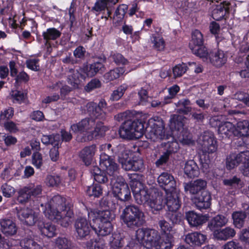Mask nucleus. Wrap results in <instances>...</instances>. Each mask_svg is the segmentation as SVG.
Here are the masks:
<instances>
[{"label":"nucleus","instance_id":"ea45409f","mask_svg":"<svg viewBox=\"0 0 249 249\" xmlns=\"http://www.w3.org/2000/svg\"><path fill=\"white\" fill-rule=\"evenodd\" d=\"M203 44V37L201 33L198 30L194 31L192 34V39L189 44L191 50L195 52L198 49V46Z\"/></svg>","mask_w":249,"mask_h":249},{"label":"nucleus","instance_id":"7ed1b4c3","mask_svg":"<svg viewBox=\"0 0 249 249\" xmlns=\"http://www.w3.org/2000/svg\"><path fill=\"white\" fill-rule=\"evenodd\" d=\"M144 213L135 205H129L123 210L120 218L127 227L135 229L145 222Z\"/></svg>","mask_w":249,"mask_h":249},{"label":"nucleus","instance_id":"13d9d810","mask_svg":"<svg viewBox=\"0 0 249 249\" xmlns=\"http://www.w3.org/2000/svg\"><path fill=\"white\" fill-rule=\"evenodd\" d=\"M198 49H196L195 52L194 50H191L192 53L195 55L203 59L204 61L208 60L209 53L208 52L207 48L203 45L198 46Z\"/></svg>","mask_w":249,"mask_h":249},{"label":"nucleus","instance_id":"e2e57ef3","mask_svg":"<svg viewBox=\"0 0 249 249\" xmlns=\"http://www.w3.org/2000/svg\"><path fill=\"white\" fill-rule=\"evenodd\" d=\"M239 167V171L245 177L249 178V154H247Z\"/></svg>","mask_w":249,"mask_h":249},{"label":"nucleus","instance_id":"a18cd8bd","mask_svg":"<svg viewBox=\"0 0 249 249\" xmlns=\"http://www.w3.org/2000/svg\"><path fill=\"white\" fill-rule=\"evenodd\" d=\"M247 216L248 215L246 210L244 212L236 211L233 212L232 214V218L234 226L238 228L243 227Z\"/></svg>","mask_w":249,"mask_h":249},{"label":"nucleus","instance_id":"8fccbe9b","mask_svg":"<svg viewBox=\"0 0 249 249\" xmlns=\"http://www.w3.org/2000/svg\"><path fill=\"white\" fill-rule=\"evenodd\" d=\"M108 129L107 127L105 126L103 123L98 122L96 123L94 130L90 132L93 139H98L104 137Z\"/></svg>","mask_w":249,"mask_h":249},{"label":"nucleus","instance_id":"c85d7f7f","mask_svg":"<svg viewBox=\"0 0 249 249\" xmlns=\"http://www.w3.org/2000/svg\"><path fill=\"white\" fill-rule=\"evenodd\" d=\"M128 69L126 70L124 68L120 67L110 70L109 71L106 73L104 77L107 82L113 81L119 78L121 75L124 73H127L134 70V68H131L129 67Z\"/></svg>","mask_w":249,"mask_h":249},{"label":"nucleus","instance_id":"052dcab7","mask_svg":"<svg viewBox=\"0 0 249 249\" xmlns=\"http://www.w3.org/2000/svg\"><path fill=\"white\" fill-rule=\"evenodd\" d=\"M165 147L166 148L165 151L171 156L173 154L177 153L179 148V144L176 141L168 142L165 143Z\"/></svg>","mask_w":249,"mask_h":249},{"label":"nucleus","instance_id":"1a4fd4ad","mask_svg":"<svg viewBox=\"0 0 249 249\" xmlns=\"http://www.w3.org/2000/svg\"><path fill=\"white\" fill-rule=\"evenodd\" d=\"M92 226L88 220L84 217L76 219L74 224L77 238L80 240L85 239L89 234Z\"/></svg>","mask_w":249,"mask_h":249},{"label":"nucleus","instance_id":"bb28decb","mask_svg":"<svg viewBox=\"0 0 249 249\" xmlns=\"http://www.w3.org/2000/svg\"><path fill=\"white\" fill-rule=\"evenodd\" d=\"M235 234L236 231L233 228L230 227H227L224 229H220L219 230L214 231L213 236L217 240L226 241L233 238Z\"/></svg>","mask_w":249,"mask_h":249},{"label":"nucleus","instance_id":"aec40b11","mask_svg":"<svg viewBox=\"0 0 249 249\" xmlns=\"http://www.w3.org/2000/svg\"><path fill=\"white\" fill-rule=\"evenodd\" d=\"M114 157H117L118 162L121 164L122 168L124 169V166L129 162V153L123 144H119L111 149Z\"/></svg>","mask_w":249,"mask_h":249},{"label":"nucleus","instance_id":"393cba45","mask_svg":"<svg viewBox=\"0 0 249 249\" xmlns=\"http://www.w3.org/2000/svg\"><path fill=\"white\" fill-rule=\"evenodd\" d=\"M95 124V120L91 117L86 118L80 122L71 125V128L74 132H86L93 127Z\"/></svg>","mask_w":249,"mask_h":249},{"label":"nucleus","instance_id":"6ab92c4d","mask_svg":"<svg viewBox=\"0 0 249 249\" xmlns=\"http://www.w3.org/2000/svg\"><path fill=\"white\" fill-rule=\"evenodd\" d=\"M0 231L6 237L15 235L18 231V227L12 220L4 218L0 220Z\"/></svg>","mask_w":249,"mask_h":249},{"label":"nucleus","instance_id":"9d476101","mask_svg":"<svg viewBox=\"0 0 249 249\" xmlns=\"http://www.w3.org/2000/svg\"><path fill=\"white\" fill-rule=\"evenodd\" d=\"M105 61L104 59H100L98 61H94L89 65L84 66L83 68H80L81 72L84 73V74L81 73V78L85 79L86 77H93L98 72L103 71L105 69L103 64Z\"/></svg>","mask_w":249,"mask_h":249},{"label":"nucleus","instance_id":"b1692460","mask_svg":"<svg viewBox=\"0 0 249 249\" xmlns=\"http://www.w3.org/2000/svg\"><path fill=\"white\" fill-rule=\"evenodd\" d=\"M230 5L229 2L224 1L215 5L212 12L213 18L216 20H219L225 18L229 13Z\"/></svg>","mask_w":249,"mask_h":249},{"label":"nucleus","instance_id":"2f4dec72","mask_svg":"<svg viewBox=\"0 0 249 249\" xmlns=\"http://www.w3.org/2000/svg\"><path fill=\"white\" fill-rule=\"evenodd\" d=\"M178 141L183 145H194L195 141L193 139V136L187 129H182L180 132H175V135Z\"/></svg>","mask_w":249,"mask_h":249},{"label":"nucleus","instance_id":"0e129e2a","mask_svg":"<svg viewBox=\"0 0 249 249\" xmlns=\"http://www.w3.org/2000/svg\"><path fill=\"white\" fill-rule=\"evenodd\" d=\"M111 57L117 65H128L129 62L120 53H115L111 55Z\"/></svg>","mask_w":249,"mask_h":249},{"label":"nucleus","instance_id":"79ce46f5","mask_svg":"<svg viewBox=\"0 0 249 249\" xmlns=\"http://www.w3.org/2000/svg\"><path fill=\"white\" fill-rule=\"evenodd\" d=\"M61 35V33L55 28H50L43 32L42 36L44 39L46 41V44L50 46V40H54L59 38Z\"/></svg>","mask_w":249,"mask_h":249},{"label":"nucleus","instance_id":"3c124183","mask_svg":"<svg viewBox=\"0 0 249 249\" xmlns=\"http://www.w3.org/2000/svg\"><path fill=\"white\" fill-rule=\"evenodd\" d=\"M161 234L164 235V239L163 241L160 242V249H171L174 242L173 232H168Z\"/></svg>","mask_w":249,"mask_h":249},{"label":"nucleus","instance_id":"72a5a7b5","mask_svg":"<svg viewBox=\"0 0 249 249\" xmlns=\"http://www.w3.org/2000/svg\"><path fill=\"white\" fill-rule=\"evenodd\" d=\"M142 176L139 174L132 175L130 185L133 195L144 189L143 184L142 182Z\"/></svg>","mask_w":249,"mask_h":249},{"label":"nucleus","instance_id":"58836bf2","mask_svg":"<svg viewBox=\"0 0 249 249\" xmlns=\"http://www.w3.org/2000/svg\"><path fill=\"white\" fill-rule=\"evenodd\" d=\"M61 218L59 219L51 220L53 221L58 222L62 227L67 228L71 223V218L73 216V213L71 208L63 212L59 213Z\"/></svg>","mask_w":249,"mask_h":249},{"label":"nucleus","instance_id":"6e6552de","mask_svg":"<svg viewBox=\"0 0 249 249\" xmlns=\"http://www.w3.org/2000/svg\"><path fill=\"white\" fill-rule=\"evenodd\" d=\"M158 182L166 194L177 190L176 181L174 177L167 172L161 173L158 178Z\"/></svg>","mask_w":249,"mask_h":249},{"label":"nucleus","instance_id":"c03bdc74","mask_svg":"<svg viewBox=\"0 0 249 249\" xmlns=\"http://www.w3.org/2000/svg\"><path fill=\"white\" fill-rule=\"evenodd\" d=\"M107 5L108 1L107 0H96L94 6L91 8V11L96 15H98L107 9L108 16H109L111 12L108 10Z\"/></svg>","mask_w":249,"mask_h":249},{"label":"nucleus","instance_id":"4c0bfd02","mask_svg":"<svg viewBox=\"0 0 249 249\" xmlns=\"http://www.w3.org/2000/svg\"><path fill=\"white\" fill-rule=\"evenodd\" d=\"M81 73L84 74L83 72H81L80 69L79 70H73L71 69L69 70L68 73V83L74 88H77L80 83L79 77L81 76Z\"/></svg>","mask_w":249,"mask_h":249},{"label":"nucleus","instance_id":"09e8293b","mask_svg":"<svg viewBox=\"0 0 249 249\" xmlns=\"http://www.w3.org/2000/svg\"><path fill=\"white\" fill-rule=\"evenodd\" d=\"M142 112L136 111L135 110H126L125 111L118 114L114 118L118 122L123 121L124 119H130L131 117L139 118Z\"/></svg>","mask_w":249,"mask_h":249},{"label":"nucleus","instance_id":"0eeeda50","mask_svg":"<svg viewBox=\"0 0 249 249\" xmlns=\"http://www.w3.org/2000/svg\"><path fill=\"white\" fill-rule=\"evenodd\" d=\"M207 185V182L206 180L201 178L183 183L185 192L186 193H189L193 196L197 195L203 191H206Z\"/></svg>","mask_w":249,"mask_h":249},{"label":"nucleus","instance_id":"a211bd4d","mask_svg":"<svg viewBox=\"0 0 249 249\" xmlns=\"http://www.w3.org/2000/svg\"><path fill=\"white\" fill-rule=\"evenodd\" d=\"M208 60L213 66L220 68L226 64L227 57L223 51L214 50L209 53Z\"/></svg>","mask_w":249,"mask_h":249},{"label":"nucleus","instance_id":"5701e85b","mask_svg":"<svg viewBox=\"0 0 249 249\" xmlns=\"http://www.w3.org/2000/svg\"><path fill=\"white\" fill-rule=\"evenodd\" d=\"M185 119V117L181 114L171 115L170 121V128L173 136L175 135V132H180L182 131V129H186L183 127Z\"/></svg>","mask_w":249,"mask_h":249},{"label":"nucleus","instance_id":"ddd939ff","mask_svg":"<svg viewBox=\"0 0 249 249\" xmlns=\"http://www.w3.org/2000/svg\"><path fill=\"white\" fill-rule=\"evenodd\" d=\"M147 132V137H149L153 141L167 138V136L165 135L164 124L162 120H159L157 122L154 123L151 130L149 131H145V132Z\"/></svg>","mask_w":249,"mask_h":249},{"label":"nucleus","instance_id":"a19ab883","mask_svg":"<svg viewBox=\"0 0 249 249\" xmlns=\"http://www.w3.org/2000/svg\"><path fill=\"white\" fill-rule=\"evenodd\" d=\"M150 42L152 44V47L154 49L161 51L165 47V42L162 36L158 34L155 33L151 35L150 37Z\"/></svg>","mask_w":249,"mask_h":249},{"label":"nucleus","instance_id":"9b49d317","mask_svg":"<svg viewBox=\"0 0 249 249\" xmlns=\"http://www.w3.org/2000/svg\"><path fill=\"white\" fill-rule=\"evenodd\" d=\"M200 142L204 153H213L216 151L217 146L213 135L209 131H205L200 138Z\"/></svg>","mask_w":249,"mask_h":249},{"label":"nucleus","instance_id":"a878e982","mask_svg":"<svg viewBox=\"0 0 249 249\" xmlns=\"http://www.w3.org/2000/svg\"><path fill=\"white\" fill-rule=\"evenodd\" d=\"M91 228L98 235L105 236L111 232L113 227L110 222L102 223L94 221Z\"/></svg>","mask_w":249,"mask_h":249},{"label":"nucleus","instance_id":"20e7f679","mask_svg":"<svg viewBox=\"0 0 249 249\" xmlns=\"http://www.w3.org/2000/svg\"><path fill=\"white\" fill-rule=\"evenodd\" d=\"M136 238L141 244L147 248L155 246L160 249V233L156 230L140 228L136 231Z\"/></svg>","mask_w":249,"mask_h":249},{"label":"nucleus","instance_id":"774afa93","mask_svg":"<svg viewBox=\"0 0 249 249\" xmlns=\"http://www.w3.org/2000/svg\"><path fill=\"white\" fill-rule=\"evenodd\" d=\"M101 86L100 81L96 78H94L86 85L84 89L86 91L89 92L96 89L99 88Z\"/></svg>","mask_w":249,"mask_h":249},{"label":"nucleus","instance_id":"de8ad7c7","mask_svg":"<svg viewBox=\"0 0 249 249\" xmlns=\"http://www.w3.org/2000/svg\"><path fill=\"white\" fill-rule=\"evenodd\" d=\"M41 142L46 145L50 144L53 146L59 145L61 142L60 134H53L49 135H43L41 138Z\"/></svg>","mask_w":249,"mask_h":249},{"label":"nucleus","instance_id":"c9c22d12","mask_svg":"<svg viewBox=\"0 0 249 249\" xmlns=\"http://www.w3.org/2000/svg\"><path fill=\"white\" fill-rule=\"evenodd\" d=\"M97 216L94 221L102 223L110 222L115 218V215L113 212L107 210L96 212Z\"/></svg>","mask_w":249,"mask_h":249},{"label":"nucleus","instance_id":"bf43d9fd","mask_svg":"<svg viewBox=\"0 0 249 249\" xmlns=\"http://www.w3.org/2000/svg\"><path fill=\"white\" fill-rule=\"evenodd\" d=\"M27 186L32 197H38L41 195L42 188L41 185L31 183Z\"/></svg>","mask_w":249,"mask_h":249},{"label":"nucleus","instance_id":"473e14b6","mask_svg":"<svg viewBox=\"0 0 249 249\" xmlns=\"http://www.w3.org/2000/svg\"><path fill=\"white\" fill-rule=\"evenodd\" d=\"M151 192L152 189L148 190L144 188L134 195L137 203L140 205L147 204L148 205L151 199Z\"/></svg>","mask_w":249,"mask_h":249},{"label":"nucleus","instance_id":"4d7b16f0","mask_svg":"<svg viewBox=\"0 0 249 249\" xmlns=\"http://www.w3.org/2000/svg\"><path fill=\"white\" fill-rule=\"evenodd\" d=\"M161 234L167 233L168 232H173V225L167 221L163 219L160 220L158 222Z\"/></svg>","mask_w":249,"mask_h":249},{"label":"nucleus","instance_id":"e433bc0d","mask_svg":"<svg viewBox=\"0 0 249 249\" xmlns=\"http://www.w3.org/2000/svg\"><path fill=\"white\" fill-rule=\"evenodd\" d=\"M233 134L234 136L240 137L249 136V122L247 120H243L238 122Z\"/></svg>","mask_w":249,"mask_h":249},{"label":"nucleus","instance_id":"412c9836","mask_svg":"<svg viewBox=\"0 0 249 249\" xmlns=\"http://www.w3.org/2000/svg\"><path fill=\"white\" fill-rule=\"evenodd\" d=\"M207 236L199 232L187 234L185 237V242L193 247H200L207 240Z\"/></svg>","mask_w":249,"mask_h":249},{"label":"nucleus","instance_id":"338daca9","mask_svg":"<svg viewBox=\"0 0 249 249\" xmlns=\"http://www.w3.org/2000/svg\"><path fill=\"white\" fill-rule=\"evenodd\" d=\"M187 67L185 64H178L173 68V72L175 78L181 76L187 71Z\"/></svg>","mask_w":249,"mask_h":249},{"label":"nucleus","instance_id":"6e6d98bb","mask_svg":"<svg viewBox=\"0 0 249 249\" xmlns=\"http://www.w3.org/2000/svg\"><path fill=\"white\" fill-rule=\"evenodd\" d=\"M86 192L89 196L98 197L102 195L103 189L100 185L96 184L88 187Z\"/></svg>","mask_w":249,"mask_h":249},{"label":"nucleus","instance_id":"4be33fe9","mask_svg":"<svg viewBox=\"0 0 249 249\" xmlns=\"http://www.w3.org/2000/svg\"><path fill=\"white\" fill-rule=\"evenodd\" d=\"M96 150V145L92 144L83 148L79 152L80 160L86 166L91 164Z\"/></svg>","mask_w":249,"mask_h":249},{"label":"nucleus","instance_id":"f704fd0d","mask_svg":"<svg viewBox=\"0 0 249 249\" xmlns=\"http://www.w3.org/2000/svg\"><path fill=\"white\" fill-rule=\"evenodd\" d=\"M90 173L94 177L96 181L99 183L106 184L108 182L109 179L107 173L102 171L98 166H93L90 169Z\"/></svg>","mask_w":249,"mask_h":249},{"label":"nucleus","instance_id":"cd10ccee","mask_svg":"<svg viewBox=\"0 0 249 249\" xmlns=\"http://www.w3.org/2000/svg\"><path fill=\"white\" fill-rule=\"evenodd\" d=\"M184 173L189 178L198 177L199 174V167L194 160H189L185 162Z\"/></svg>","mask_w":249,"mask_h":249},{"label":"nucleus","instance_id":"f257e3e1","mask_svg":"<svg viewBox=\"0 0 249 249\" xmlns=\"http://www.w3.org/2000/svg\"><path fill=\"white\" fill-rule=\"evenodd\" d=\"M145 122L142 120L133 121L128 119L120 126L119 134L121 138L126 140L138 139L142 137L147 129L144 128Z\"/></svg>","mask_w":249,"mask_h":249},{"label":"nucleus","instance_id":"f3484780","mask_svg":"<svg viewBox=\"0 0 249 249\" xmlns=\"http://www.w3.org/2000/svg\"><path fill=\"white\" fill-rule=\"evenodd\" d=\"M249 154V151L240 152L238 154L231 153L226 158V165L228 170H231L242 164L243 160H245L247 154Z\"/></svg>","mask_w":249,"mask_h":249},{"label":"nucleus","instance_id":"5fc2aeb1","mask_svg":"<svg viewBox=\"0 0 249 249\" xmlns=\"http://www.w3.org/2000/svg\"><path fill=\"white\" fill-rule=\"evenodd\" d=\"M104 166L106 168L107 172L109 176H112L111 178L117 177L115 176L114 174L118 172L119 167L113 160H111L109 162H105V165Z\"/></svg>","mask_w":249,"mask_h":249},{"label":"nucleus","instance_id":"864d4df0","mask_svg":"<svg viewBox=\"0 0 249 249\" xmlns=\"http://www.w3.org/2000/svg\"><path fill=\"white\" fill-rule=\"evenodd\" d=\"M234 128V125L232 123L226 122L219 124L218 132L219 134L225 135L227 137L230 135V133H233Z\"/></svg>","mask_w":249,"mask_h":249},{"label":"nucleus","instance_id":"f8f14e48","mask_svg":"<svg viewBox=\"0 0 249 249\" xmlns=\"http://www.w3.org/2000/svg\"><path fill=\"white\" fill-rule=\"evenodd\" d=\"M191 200L197 209L200 210H206L211 206V195L208 191H203L197 195L193 196Z\"/></svg>","mask_w":249,"mask_h":249},{"label":"nucleus","instance_id":"423d86ee","mask_svg":"<svg viewBox=\"0 0 249 249\" xmlns=\"http://www.w3.org/2000/svg\"><path fill=\"white\" fill-rule=\"evenodd\" d=\"M15 213L19 220L23 224L29 226L37 224L40 218L37 213L29 207H16Z\"/></svg>","mask_w":249,"mask_h":249},{"label":"nucleus","instance_id":"2eb2a0df","mask_svg":"<svg viewBox=\"0 0 249 249\" xmlns=\"http://www.w3.org/2000/svg\"><path fill=\"white\" fill-rule=\"evenodd\" d=\"M206 215L198 214L194 211H188L185 213V218L191 227L200 228L202 225L208 221Z\"/></svg>","mask_w":249,"mask_h":249},{"label":"nucleus","instance_id":"680f3d73","mask_svg":"<svg viewBox=\"0 0 249 249\" xmlns=\"http://www.w3.org/2000/svg\"><path fill=\"white\" fill-rule=\"evenodd\" d=\"M21 244L22 247L25 249H40V246L33 239L30 238L24 239Z\"/></svg>","mask_w":249,"mask_h":249},{"label":"nucleus","instance_id":"7c9ffc66","mask_svg":"<svg viewBox=\"0 0 249 249\" xmlns=\"http://www.w3.org/2000/svg\"><path fill=\"white\" fill-rule=\"evenodd\" d=\"M37 227L42 235L51 238L55 235V226L50 223H44L41 219L37 223Z\"/></svg>","mask_w":249,"mask_h":249},{"label":"nucleus","instance_id":"37998d69","mask_svg":"<svg viewBox=\"0 0 249 249\" xmlns=\"http://www.w3.org/2000/svg\"><path fill=\"white\" fill-rule=\"evenodd\" d=\"M165 216L166 219L171 222V224L173 226L179 224L183 220L182 214L178 211H167Z\"/></svg>","mask_w":249,"mask_h":249},{"label":"nucleus","instance_id":"c756f323","mask_svg":"<svg viewBox=\"0 0 249 249\" xmlns=\"http://www.w3.org/2000/svg\"><path fill=\"white\" fill-rule=\"evenodd\" d=\"M228 222V219L225 216L218 214L213 217L208 222V227L211 231L218 230V229L225 226Z\"/></svg>","mask_w":249,"mask_h":249},{"label":"nucleus","instance_id":"39448f33","mask_svg":"<svg viewBox=\"0 0 249 249\" xmlns=\"http://www.w3.org/2000/svg\"><path fill=\"white\" fill-rule=\"evenodd\" d=\"M112 193L113 196L123 202H129L131 199V192L125 179L121 176L110 178Z\"/></svg>","mask_w":249,"mask_h":249},{"label":"nucleus","instance_id":"603ef678","mask_svg":"<svg viewBox=\"0 0 249 249\" xmlns=\"http://www.w3.org/2000/svg\"><path fill=\"white\" fill-rule=\"evenodd\" d=\"M30 194L27 186L20 189L18 191V201L21 204L27 202L32 197Z\"/></svg>","mask_w":249,"mask_h":249},{"label":"nucleus","instance_id":"69168bd1","mask_svg":"<svg viewBox=\"0 0 249 249\" xmlns=\"http://www.w3.org/2000/svg\"><path fill=\"white\" fill-rule=\"evenodd\" d=\"M1 190L3 196L7 198L12 197L15 193V188L7 183H4L1 186Z\"/></svg>","mask_w":249,"mask_h":249},{"label":"nucleus","instance_id":"dca6fc26","mask_svg":"<svg viewBox=\"0 0 249 249\" xmlns=\"http://www.w3.org/2000/svg\"><path fill=\"white\" fill-rule=\"evenodd\" d=\"M166 194V204L167 207V211H178L182 204L179 191L177 190Z\"/></svg>","mask_w":249,"mask_h":249},{"label":"nucleus","instance_id":"49530a36","mask_svg":"<svg viewBox=\"0 0 249 249\" xmlns=\"http://www.w3.org/2000/svg\"><path fill=\"white\" fill-rule=\"evenodd\" d=\"M143 161L141 159L136 160H129V162L124 166L125 171L132 170L134 171H140L143 168Z\"/></svg>","mask_w":249,"mask_h":249},{"label":"nucleus","instance_id":"f03ea898","mask_svg":"<svg viewBox=\"0 0 249 249\" xmlns=\"http://www.w3.org/2000/svg\"><path fill=\"white\" fill-rule=\"evenodd\" d=\"M72 205L69 199L60 195H56L45 204L44 213L50 220L59 219L61 217L59 213L71 208Z\"/></svg>","mask_w":249,"mask_h":249},{"label":"nucleus","instance_id":"4468645a","mask_svg":"<svg viewBox=\"0 0 249 249\" xmlns=\"http://www.w3.org/2000/svg\"><path fill=\"white\" fill-rule=\"evenodd\" d=\"M148 206L150 207L154 214H157L158 212L162 210L164 207L163 196L156 189H152L151 199Z\"/></svg>","mask_w":249,"mask_h":249}]
</instances>
